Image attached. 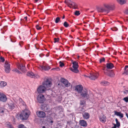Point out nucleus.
I'll return each mask as SVG.
<instances>
[{"label": "nucleus", "instance_id": "nucleus-1", "mask_svg": "<svg viewBox=\"0 0 128 128\" xmlns=\"http://www.w3.org/2000/svg\"><path fill=\"white\" fill-rule=\"evenodd\" d=\"M96 10L99 12H106L109 13L111 10H113L114 9V7L109 5L106 3H104L102 6H97Z\"/></svg>", "mask_w": 128, "mask_h": 128}, {"label": "nucleus", "instance_id": "nucleus-2", "mask_svg": "<svg viewBox=\"0 0 128 128\" xmlns=\"http://www.w3.org/2000/svg\"><path fill=\"white\" fill-rule=\"evenodd\" d=\"M30 113V112L29 110L27 109L24 110L20 115V118L22 120H27L29 116Z\"/></svg>", "mask_w": 128, "mask_h": 128}, {"label": "nucleus", "instance_id": "nucleus-3", "mask_svg": "<svg viewBox=\"0 0 128 128\" xmlns=\"http://www.w3.org/2000/svg\"><path fill=\"white\" fill-rule=\"evenodd\" d=\"M73 68H70V70L72 72L76 73H78L79 70L78 69V63L76 61H74L72 62Z\"/></svg>", "mask_w": 128, "mask_h": 128}, {"label": "nucleus", "instance_id": "nucleus-4", "mask_svg": "<svg viewBox=\"0 0 128 128\" xmlns=\"http://www.w3.org/2000/svg\"><path fill=\"white\" fill-rule=\"evenodd\" d=\"M80 94V96L84 98L88 99L89 98V95L88 94L87 90L86 89H84Z\"/></svg>", "mask_w": 128, "mask_h": 128}, {"label": "nucleus", "instance_id": "nucleus-5", "mask_svg": "<svg viewBox=\"0 0 128 128\" xmlns=\"http://www.w3.org/2000/svg\"><path fill=\"white\" fill-rule=\"evenodd\" d=\"M37 98L38 102L40 103H43L46 100L44 96L42 94L38 95Z\"/></svg>", "mask_w": 128, "mask_h": 128}, {"label": "nucleus", "instance_id": "nucleus-6", "mask_svg": "<svg viewBox=\"0 0 128 128\" xmlns=\"http://www.w3.org/2000/svg\"><path fill=\"white\" fill-rule=\"evenodd\" d=\"M7 98L6 95L2 92H0V101L3 102H6Z\"/></svg>", "mask_w": 128, "mask_h": 128}, {"label": "nucleus", "instance_id": "nucleus-7", "mask_svg": "<svg viewBox=\"0 0 128 128\" xmlns=\"http://www.w3.org/2000/svg\"><path fill=\"white\" fill-rule=\"evenodd\" d=\"M46 90L45 87L42 85L40 86L37 88V91L38 93H41L44 92Z\"/></svg>", "mask_w": 128, "mask_h": 128}, {"label": "nucleus", "instance_id": "nucleus-8", "mask_svg": "<svg viewBox=\"0 0 128 128\" xmlns=\"http://www.w3.org/2000/svg\"><path fill=\"white\" fill-rule=\"evenodd\" d=\"M52 83L48 79H47L42 84V85L44 86L45 88L50 87L52 85Z\"/></svg>", "mask_w": 128, "mask_h": 128}, {"label": "nucleus", "instance_id": "nucleus-9", "mask_svg": "<svg viewBox=\"0 0 128 128\" xmlns=\"http://www.w3.org/2000/svg\"><path fill=\"white\" fill-rule=\"evenodd\" d=\"M4 68L5 72L6 73H9L10 70V65L6 61L5 63Z\"/></svg>", "mask_w": 128, "mask_h": 128}, {"label": "nucleus", "instance_id": "nucleus-10", "mask_svg": "<svg viewBox=\"0 0 128 128\" xmlns=\"http://www.w3.org/2000/svg\"><path fill=\"white\" fill-rule=\"evenodd\" d=\"M27 75L32 78H39V76L37 74H34L32 72H27Z\"/></svg>", "mask_w": 128, "mask_h": 128}, {"label": "nucleus", "instance_id": "nucleus-11", "mask_svg": "<svg viewBox=\"0 0 128 128\" xmlns=\"http://www.w3.org/2000/svg\"><path fill=\"white\" fill-rule=\"evenodd\" d=\"M18 68L23 72H26V68L25 66L22 64H18Z\"/></svg>", "mask_w": 128, "mask_h": 128}, {"label": "nucleus", "instance_id": "nucleus-12", "mask_svg": "<svg viewBox=\"0 0 128 128\" xmlns=\"http://www.w3.org/2000/svg\"><path fill=\"white\" fill-rule=\"evenodd\" d=\"M8 104L10 109L12 110L14 108L15 105L12 100H10Z\"/></svg>", "mask_w": 128, "mask_h": 128}, {"label": "nucleus", "instance_id": "nucleus-13", "mask_svg": "<svg viewBox=\"0 0 128 128\" xmlns=\"http://www.w3.org/2000/svg\"><path fill=\"white\" fill-rule=\"evenodd\" d=\"M83 90V87L81 85H77L75 87V90L79 94L81 93Z\"/></svg>", "mask_w": 128, "mask_h": 128}, {"label": "nucleus", "instance_id": "nucleus-14", "mask_svg": "<svg viewBox=\"0 0 128 128\" xmlns=\"http://www.w3.org/2000/svg\"><path fill=\"white\" fill-rule=\"evenodd\" d=\"M61 81L66 87H68L70 86V84L66 80L63 78H62Z\"/></svg>", "mask_w": 128, "mask_h": 128}, {"label": "nucleus", "instance_id": "nucleus-15", "mask_svg": "<svg viewBox=\"0 0 128 128\" xmlns=\"http://www.w3.org/2000/svg\"><path fill=\"white\" fill-rule=\"evenodd\" d=\"M86 76L88 77L92 80H94L97 78V74L96 73H92L90 74L88 76Z\"/></svg>", "mask_w": 128, "mask_h": 128}, {"label": "nucleus", "instance_id": "nucleus-16", "mask_svg": "<svg viewBox=\"0 0 128 128\" xmlns=\"http://www.w3.org/2000/svg\"><path fill=\"white\" fill-rule=\"evenodd\" d=\"M37 114L38 116L40 118H44L46 116L45 113L42 111H40L38 112H37Z\"/></svg>", "mask_w": 128, "mask_h": 128}, {"label": "nucleus", "instance_id": "nucleus-17", "mask_svg": "<svg viewBox=\"0 0 128 128\" xmlns=\"http://www.w3.org/2000/svg\"><path fill=\"white\" fill-rule=\"evenodd\" d=\"M40 67L42 68V70H48L50 68L48 64L45 66H41Z\"/></svg>", "mask_w": 128, "mask_h": 128}, {"label": "nucleus", "instance_id": "nucleus-18", "mask_svg": "<svg viewBox=\"0 0 128 128\" xmlns=\"http://www.w3.org/2000/svg\"><path fill=\"white\" fill-rule=\"evenodd\" d=\"M104 73L106 74L110 77H114V74L112 70H110L108 72H104Z\"/></svg>", "mask_w": 128, "mask_h": 128}, {"label": "nucleus", "instance_id": "nucleus-19", "mask_svg": "<svg viewBox=\"0 0 128 128\" xmlns=\"http://www.w3.org/2000/svg\"><path fill=\"white\" fill-rule=\"evenodd\" d=\"M82 116L84 118L86 119H88L90 116L89 113L86 112H85L83 113Z\"/></svg>", "mask_w": 128, "mask_h": 128}, {"label": "nucleus", "instance_id": "nucleus-20", "mask_svg": "<svg viewBox=\"0 0 128 128\" xmlns=\"http://www.w3.org/2000/svg\"><path fill=\"white\" fill-rule=\"evenodd\" d=\"M114 66L113 64L111 63H108L106 64V67L108 69H111Z\"/></svg>", "mask_w": 128, "mask_h": 128}, {"label": "nucleus", "instance_id": "nucleus-21", "mask_svg": "<svg viewBox=\"0 0 128 128\" xmlns=\"http://www.w3.org/2000/svg\"><path fill=\"white\" fill-rule=\"evenodd\" d=\"M80 124L81 126H85L87 125L86 122L84 120H80Z\"/></svg>", "mask_w": 128, "mask_h": 128}, {"label": "nucleus", "instance_id": "nucleus-22", "mask_svg": "<svg viewBox=\"0 0 128 128\" xmlns=\"http://www.w3.org/2000/svg\"><path fill=\"white\" fill-rule=\"evenodd\" d=\"M106 117L104 115L101 116L100 117V121L103 123H104L106 122Z\"/></svg>", "mask_w": 128, "mask_h": 128}, {"label": "nucleus", "instance_id": "nucleus-23", "mask_svg": "<svg viewBox=\"0 0 128 128\" xmlns=\"http://www.w3.org/2000/svg\"><path fill=\"white\" fill-rule=\"evenodd\" d=\"M114 114L117 116H119L121 118H122L123 117V114L120 112H118L116 111H114Z\"/></svg>", "mask_w": 128, "mask_h": 128}, {"label": "nucleus", "instance_id": "nucleus-24", "mask_svg": "<svg viewBox=\"0 0 128 128\" xmlns=\"http://www.w3.org/2000/svg\"><path fill=\"white\" fill-rule=\"evenodd\" d=\"M117 2L121 5H123L125 4L127 0H116Z\"/></svg>", "mask_w": 128, "mask_h": 128}, {"label": "nucleus", "instance_id": "nucleus-25", "mask_svg": "<svg viewBox=\"0 0 128 128\" xmlns=\"http://www.w3.org/2000/svg\"><path fill=\"white\" fill-rule=\"evenodd\" d=\"M124 70L122 74L128 75V66H126L124 68Z\"/></svg>", "mask_w": 128, "mask_h": 128}, {"label": "nucleus", "instance_id": "nucleus-26", "mask_svg": "<svg viewBox=\"0 0 128 128\" xmlns=\"http://www.w3.org/2000/svg\"><path fill=\"white\" fill-rule=\"evenodd\" d=\"M70 5L73 6L74 8V9L78 8L77 5L75 2H72L70 4Z\"/></svg>", "mask_w": 128, "mask_h": 128}, {"label": "nucleus", "instance_id": "nucleus-27", "mask_svg": "<svg viewBox=\"0 0 128 128\" xmlns=\"http://www.w3.org/2000/svg\"><path fill=\"white\" fill-rule=\"evenodd\" d=\"M109 83L106 81H103L101 82V84L103 86H107L109 84Z\"/></svg>", "mask_w": 128, "mask_h": 128}, {"label": "nucleus", "instance_id": "nucleus-28", "mask_svg": "<svg viewBox=\"0 0 128 128\" xmlns=\"http://www.w3.org/2000/svg\"><path fill=\"white\" fill-rule=\"evenodd\" d=\"M0 85L1 88H3L6 85L7 83L5 82H2L0 83Z\"/></svg>", "mask_w": 128, "mask_h": 128}, {"label": "nucleus", "instance_id": "nucleus-29", "mask_svg": "<svg viewBox=\"0 0 128 128\" xmlns=\"http://www.w3.org/2000/svg\"><path fill=\"white\" fill-rule=\"evenodd\" d=\"M63 25L66 27H67L69 26V24L66 22H64Z\"/></svg>", "mask_w": 128, "mask_h": 128}, {"label": "nucleus", "instance_id": "nucleus-30", "mask_svg": "<svg viewBox=\"0 0 128 128\" xmlns=\"http://www.w3.org/2000/svg\"><path fill=\"white\" fill-rule=\"evenodd\" d=\"M60 21V18L59 17H57L55 20V22L56 23H57L58 22Z\"/></svg>", "mask_w": 128, "mask_h": 128}, {"label": "nucleus", "instance_id": "nucleus-31", "mask_svg": "<svg viewBox=\"0 0 128 128\" xmlns=\"http://www.w3.org/2000/svg\"><path fill=\"white\" fill-rule=\"evenodd\" d=\"M18 128H27L24 125L21 124L19 125L18 126Z\"/></svg>", "mask_w": 128, "mask_h": 128}, {"label": "nucleus", "instance_id": "nucleus-32", "mask_svg": "<svg viewBox=\"0 0 128 128\" xmlns=\"http://www.w3.org/2000/svg\"><path fill=\"white\" fill-rule=\"evenodd\" d=\"M74 14L76 16H78L80 14V11H76Z\"/></svg>", "mask_w": 128, "mask_h": 128}, {"label": "nucleus", "instance_id": "nucleus-33", "mask_svg": "<svg viewBox=\"0 0 128 128\" xmlns=\"http://www.w3.org/2000/svg\"><path fill=\"white\" fill-rule=\"evenodd\" d=\"M123 100L126 102H128V97H125L123 98Z\"/></svg>", "mask_w": 128, "mask_h": 128}, {"label": "nucleus", "instance_id": "nucleus-34", "mask_svg": "<svg viewBox=\"0 0 128 128\" xmlns=\"http://www.w3.org/2000/svg\"><path fill=\"white\" fill-rule=\"evenodd\" d=\"M85 104V102L84 100H81L80 101V104L81 105L84 106Z\"/></svg>", "mask_w": 128, "mask_h": 128}, {"label": "nucleus", "instance_id": "nucleus-35", "mask_svg": "<svg viewBox=\"0 0 128 128\" xmlns=\"http://www.w3.org/2000/svg\"><path fill=\"white\" fill-rule=\"evenodd\" d=\"M111 29L113 31H116L118 30V28L116 27L111 28Z\"/></svg>", "mask_w": 128, "mask_h": 128}, {"label": "nucleus", "instance_id": "nucleus-36", "mask_svg": "<svg viewBox=\"0 0 128 128\" xmlns=\"http://www.w3.org/2000/svg\"><path fill=\"white\" fill-rule=\"evenodd\" d=\"M59 63L60 64V66L61 67H63L64 65V63H63L61 61H60L59 62Z\"/></svg>", "mask_w": 128, "mask_h": 128}, {"label": "nucleus", "instance_id": "nucleus-37", "mask_svg": "<svg viewBox=\"0 0 128 128\" xmlns=\"http://www.w3.org/2000/svg\"><path fill=\"white\" fill-rule=\"evenodd\" d=\"M105 61V58H102L100 59V63H101L104 62Z\"/></svg>", "mask_w": 128, "mask_h": 128}, {"label": "nucleus", "instance_id": "nucleus-38", "mask_svg": "<svg viewBox=\"0 0 128 128\" xmlns=\"http://www.w3.org/2000/svg\"><path fill=\"white\" fill-rule=\"evenodd\" d=\"M59 38H55L54 39V42L56 43V42H58L59 41Z\"/></svg>", "mask_w": 128, "mask_h": 128}, {"label": "nucleus", "instance_id": "nucleus-39", "mask_svg": "<svg viewBox=\"0 0 128 128\" xmlns=\"http://www.w3.org/2000/svg\"><path fill=\"white\" fill-rule=\"evenodd\" d=\"M36 27L38 30H40L41 29V27L39 26L38 25V24L36 25Z\"/></svg>", "mask_w": 128, "mask_h": 128}, {"label": "nucleus", "instance_id": "nucleus-40", "mask_svg": "<svg viewBox=\"0 0 128 128\" xmlns=\"http://www.w3.org/2000/svg\"><path fill=\"white\" fill-rule=\"evenodd\" d=\"M14 70L16 72L18 73L19 74H20L21 73V72L18 70L17 69Z\"/></svg>", "mask_w": 128, "mask_h": 128}, {"label": "nucleus", "instance_id": "nucleus-41", "mask_svg": "<svg viewBox=\"0 0 128 128\" xmlns=\"http://www.w3.org/2000/svg\"><path fill=\"white\" fill-rule=\"evenodd\" d=\"M48 108L46 106L44 107V110L45 112L48 111Z\"/></svg>", "mask_w": 128, "mask_h": 128}, {"label": "nucleus", "instance_id": "nucleus-42", "mask_svg": "<svg viewBox=\"0 0 128 128\" xmlns=\"http://www.w3.org/2000/svg\"><path fill=\"white\" fill-rule=\"evenodd\" d=\"M116 126L117 127H118L120 126V123L118 122L116 123Z\"/></svg>", "mask_w": 128, "mask_h": 128}, {"label": "nucleus", "instance_id": "nucleus-43", "mask_svg": "<svg viewBox=\"0 0 128 128\" xmlns=\"http://www.w3.org/2000/svg\"><path fill=\"white\" fill-rule=\"evenodd\" d=\"M0 59L1 60H2V62H3L4 61V58H2V57H1L0 58Z\"/></svg>", "mask_w": 128, "mask_h": 128}, {"label": "nucleus", "instance_id": "nucleus-44", "mask_svg": "<svg viewBox=\"0 0 128 128\" xmlns=\"http://www.w3.org/2000/svg\"><path fill=\"white\" fill-rule=\"evenodd\" d=\"M52 70H56V71H59L60 70V69L58 67H57L56 68L53 69Z\"/></svg>", "mask_w": 128, "mask_h": 128}, {"label": "nucleus", "instance_id": "nucleus-45", "mask_svg": "<svg viewBox=\"0 0 128 128\" xmlns=\"http://www.w3.org/2000/svg\"><path fill=\"white\" fill-rule=\"evenodd\" d=\"M124 94H126L128 92V90H126L124 91Z\"/></svg>", "mask_w": 128, "mask_h": 128}, {"label": "nucleus", "instance_id": "nucleus-46", "mask_svg": "<svg viewBox=\"0 0 128 128\" xmlns=\"http://www.w3.org/2000/svg\"><path fill=\"white\" fill-rule=\"evenodd\" d=\"M114 126L112 127V128H116V125L115 124H114Z\"/></svg>", "mask_w": 128, "mask_h": 128}, {"label": "nucleus", "instance_id": "nucleus-47", "mask_svg": "<svg viewBox=\"0 0 128 128\" xmlns=\"http://www.w3.org/2000/svg\"><path fill=\"white\" fill-rule=\"evenodd\" d=\"M4 112V111L3 110H0V113H3Z\"/></svg>", "mask_w": 128, "mask_h": 128}, {"label": "nucleus", "instance_id": "nucleus-48", "mask_svg": "<svg viewBox=\"0 0 128 128\" xmlns=\"http://www.w3.org/2000/svg\"><path fill=\"white\" fill-rule=\"evenodd\" d=\"M125 13L126 14H128V9L126 10L125 12Z\"/></svg>", "mask_w": 128, "mask_h": 128}, {"label": "nucleus", "instance_id": "nucleus-49", "mask_svg": "<svg viewBox=\"0 0 128 128\" xmlns=\"http://www.w3.org/2000/svg\"><path fill=\"white\" fill-rule=\"evenodd\" d=\"M9 127L10 128H14L13 126L11 125H10L9 126Z\"/></svg>", "mask_w": 128, "mask_h": 128}, {"label": "nucleus", "instance_id": "nucleus-50", "mask_svg": "<svg viewBox=\"0 0 128 128\" xmlns=\"http://www.w3.org/2000/svg\"><path fill=\"white\" fill-rule=\"evenodd\" d=\"M115 120H116V123H117V122H118V120L117 118H116L115 119Z\"/></svg>", "mask_w": 128, "mask_h": 128}, {"label": "nucleus", "instance_id": "nucleus-51", "mask_svg": "<svg viewBox=\"0 0 128 128\" xmlns=\"http://www.w3.org/2000/svg\"><path fill=\"white\" fill-rule=\"evenodd\" d=\"M53 122V121L52 120H51L50 122V123L51 124Z\"/></svg>", "mask_w": 128, "mask_h": 128}, {"label": "nucleus", "instance_id": "nucleus-52", "mask_svg": "<svg viewBox=\"0 0 128 128\" xmlns=\"http://www.w3.org/2000/svg\"><path fill=\"white\" fill-rule=\"evenodd\" d=\"M23 42L22 41H21L20 43L19 44L20 46V44H22L23 43Z\"/></svg>", "mask_w": 128, "mask_h": 128}, {"label": "nucleus", "instance_id": "nucleus-53", "mask_svg": "<svg viewBox=\"0 0 128 128\" xmlns=\"http://www.w3.org/2000/svg\"><path fill=\"white\" fill-rule=\"evenodd\" d=\"M126 115L128 118V114L127 113H126Z\"/></svg>", "mask_w": 128, "mask_h": 128}, {"label": "nucleus", "instance_id": "nucleus-54", "mask_svg": "<svg viewBox=\"0 0 128 128\" xmlns=\"http://www.w3.org/2000/svg\"><path fill=\"white\" fill-rule=\"evenodd\" d=\"M64 18H65V16H64V15H63V17H62V19H64Z\"/></svg>", "mask_w": 128, "mask_h": 128}, {"label": "nucleus", "instance_id": "nucleus-55", "mask_svg": "<svg viewBox=\"0 0 128 128\" xmlns=\"http://www.w3.org/2000/svg\"><path fill=\"white\" fill-rule=\"evenodd\" d=\"M24 18L26 19V20L27 18V16H26L24 17Z\"/></svg>", "mask_w": 128, "mask_h": 128}, {"label": "nucleus", "instance_id": "nucleus-56", "mask_svg": "<svg viewBox=\"0 0 128 128\" xmlns=\"http://www.w3.org/2000/svg\"><path fill=\"white\" fill-rule=\"evenodd\" d=\"M34 0L35 1V2H37V1H38L39 0Z\"/></svg>", "mask_w": 128, "mask_h": 128}, {"label": "nucleus", "instance_id": "nucleus-57", "mask_svg": "<svg viewBox=\"0 0 128 128\" xmlns=\"http://www.w3.org/2000/svg\"><path fill=\"white\" fill-rule=\"evenodd\" d=\"M67 1L66 0L64 2L65 3H67V1Z\"/></svg>", "mask_w": 128, "mask_h": 128}, {"label": "nucleus", "instance_id": "nucleus-58", "mask_svg": "<svg viewBox=\"0 0 128 128\" xmlns=\"http://www.w3.org/2000/svg\"><path fill=\"white\" fill-rule=\"evenodd\" d=\"M68 7H70V8H71V7L70 6H69V5H68Z\"/></svg>", "mask_w": 128, "mask_h": 128}, {"label": "nucleus", "instance_id": "nucleus-59", "mask_svg": "<svg viewBox=\"0 0 128 128\" xmlns=\"http://www.w3.org/2000/svg\"><path fill=\"white\" fill-rule=\"evenodd\" d=\"M46 127L45 126H43L42 127V128H45Z\"/></svg>", "mask_w": 128, "mask_h": 128}, {"label": "nucleus", "instance_id": "nucleus-60", "mask_svg": "<svg viewBox=\"0 0 128 128\" xmlns=\"http://www.w3.org/2000/svg\"><path fill=\"white\" fill-rule=\"evenodd\" d=\"M35 46L36 48V49H38V48H37L36 47V46Z\"/></svg>", "mask_w": 128, "mask_h": 128}, {"label": "nucleus", "instance_id": "nucleus-61", "mask_svg": "<svg viewBox=\"0 0 128 128\" xmlns=\"http://www.w3.org/2000/svg\"><path fill=\"white\" fill-rule=\"evenodd\" d=\"M59 107H60V108H62V106H60Z\"/></svg>", "mask_w": 128, "mask_h": 128}, {"label": "nucleus", "instance_id": "nucleus-62", "mask_svg": "<svg viewBox=\"0 0 128 128\" xmlns=\"http://www.w3.org/2000/svg\"><path fill=\"white\" fill-rule=\"evenodd\" d=\"M79 57H80V56H78V58H79Z\"/></svg>", "mask_w": 128, "mask_h": 128}, {"label": "nucleus", "instance_id": "nucleus-63", "mask_svg": "<svg viewBox=\"0 0 128 128\" xmlns=\"http://www.w3.org/2000/svg\"><path fill=\"white\" fill-rule=\"evenodd\" d=\"M20 20H22V19H21Z\"/></svg>", "mask_w": 128, "mask_h": 128}, {"label": "nucleus", "instance_id": "nucleus-64", "mask_svg": "<svg viewBox=\"0 0 128 128\" xmlns=\"http://www.w3.org/2000/svg\"><path fill=\"white\" fill-rule=\"evenodd\" d=\"M127 20L128 21V19H127Z\"/></svg>", "mask_w": 128, "mask_h": 128}]
</instances>
